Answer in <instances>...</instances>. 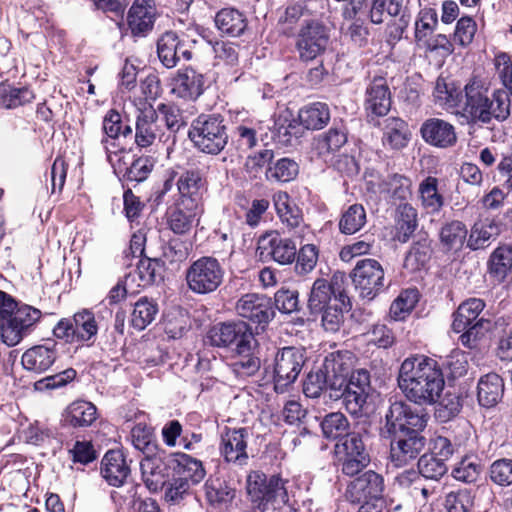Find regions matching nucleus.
Here are the masks:
<instances>
[{
    "mask_svg": "<svg viewBox=\"0 0 512 512\" xmlns=\"http://www.w3.org/2000/svg\"><path fill=\"white\" fill-rule=\"evenodd\" d=\"M494 66L505 90L493 92L489 98L488 87L482 80L474 77L464 87L465 102L463 116L468 123L488 124L495 118L505 120L510 114V94H512V59L506 52L495 54Z\"/></svg>",
    "mask_w": 512,
    "mask_h": 512,
    "instance_id": "f257e3e1",
    "label": "nucleus"
},
{
    "mask_svg": "<svg viewBox=\"0 0 512 512\" xmlns=\"http://www.w3.org/2000/svg\"><path fill=\"white\" fill-rule=\"evenodd\" d=\"M397 382L406 398L418 405H434L445 388L439 363L425 355H411L400 365Z\"/></svg>",
    "mask_w": 512,
    "mask_h": 512,
    "instance_id": "f03ea898",
    "label": "nucleus"
},
{
    "mask_svg": "<svg viewBox=\"0 0 512 512\" xmlns=\"http://www.w3.org/2000/svg\"><path fill=\"white\" fill-rule=\"evenodd\" d=\"M280 475H267L261 471H252L246 480V490L252 503V512H266L269 505L273 509L287 506L290 512H298L289 504V495L286 483Z\"/></svg>",
    "mask_w": 512,
    "mask_h": 512,
    "instance_id": "7ed1b4c3",
    "label": "nucleus"
},
{
    "mask_svg": "<svg viewBox=\"0 0 512 512\" xmlns=\"http://www.w3.org/2000/svg\"><path fill=\"white\" fill-rule=\"evenodd\" d=\"M188 138L199 152L218 155L229 140L228 122L219 113L200 114L191 122Z\"/></svg>",
    "mask_w": 512,
    "mask_h": 512,
    "instance_id": "20e7f679",
    "label": "nucleus"
},
{
    "mask_svg": "<svg viewBox=\"0 0 512 512\" xmlns=\"http://www.w3.org/2000/svg\"><path fill=\"white\" fill-rule=\"evenodd\" d=\"M369 432L366 429L353 431L348 438L335 445V452L341 472L345 476L354 477L361 473L371 462L367 441Z\"/></svg>",
    "mask_w": 512,
    "mask_h": 512,
    "instance_id": "39448f33",
    "label": "nucleus"
},
{
    "mask_svg": "<svg viewBox=\"0 0 512 512\" xmlns=\"http://www.w3.org/2000/svg\"><path fill=\"white\" fill-rule=\"evenodd\" d=\"M371 391L370 372L367 369H355L341 387L330 390L329 398L333 400L342 399V403L351 415L358 416L363 412L367 398Z\"/></svg>",
    "mask_w": 512,
    "mask_h": 512,
    "instance_id": "423d86ee",
    "label": "nucleus"
},
{
    "mask_svg": "<svg viewBox=\"0 0 512 512\" xmlns=\"http://www.w3.org/2000/svg\"><path fill=\"white\" fill-rule=\"evenodd\" d=\"M349 277L358 296L368 302L385 292L389 286L385 282V272L382 265L372 258L357 261Z\"/></svg>",
    "mask_w": 512,
    "mask_h": 512,
    "instance_id": "0eeeda50",
    "label": "nucleus"
},
{
    "mask_svg": "<svg viewBox=\"0 0 512 512\" xmlns=\"http://www.w3.org/2000/svg\"><path fill=\"white\" fill-rule=\"evenodd\" d=\"M224 269L212 256H202L191 263L185 273V280L190 291L197 295L215 292L223 282Z\"/></svg>",
    "mask_w": 512,
    "mask_h": 512,
    "instance_id": "6e6552de",
    "label": "nucleus"
},
{
    "mask_svg": "<svg viewBox=\"0 0 512 512\" xmlns=\"http://www.w3.org/2000/svg\"><path fill=\"white\" fill-rule=\"evenodd\" d=\"M207 340L214 347H233L236 353H247L251 345L257 344L252 328L244 321L222 322L212 326Z\"/></svg>",
    "mask_w": 512,
    "mask_h": 512,
    "instance_id": "1a4fd4ad",
    "label": "nucleus"
},
{
    "mask_svg": "<svg viewBox=\"0 0 512 512\" xmlns=\"http://www.w3.org/2000/svg\"><path fill=\"white\" fill-rule=\"evenodd\" d=\"M428 422V414L423 410L413 408L404 401H395L390 404L385 414V424L381 435L406 434L415 431H424Z\"/></svg>",
    "mask_w": 512,
    "mask_h": 512,
    "instance_id": "9d476101",
    "label": "nucleus"
},
{
    "mask_svg": "<svg viewBox=\"0 0 512 512\" xmlns=\"http://www.w3.org/2000/svg\"><path fill=\"white\" fill-rule=\"evenodd\" d=\"M42 312L27 304H22L9 318L0 322V335L3 343L9 347L18 345L36 328Z\"/></svg>",
    "mask_w": 512,
    "mask_h": 512,
    "instance_id": "9b49d317",
    "label": "nucleus"
},
{
    "mask_svg": "<svg viewBox=\"0 0 512 512\" xmlns=\"http://www.w3.org/2000/svg\"><path fill=\"white\" fill-rule=\"evenodd\" d=\"M306 361L305 350L288 346L280 349L274 359L273 380L277 393H283L298 378Z\"/></svg>",
    "mask_w": 512,
    "mask_h": 512,
    "instance_id": "f8f14e48",
    "label": "nucleus"
},
{
    "mask_svg": "<svg viewBox=\"0 0 512 512\" xmlns=\"http://www.w3.org/2000/svg\"><path fill=\"white\" fill-rule=\"evenodd\" d=\"M194 44L196 40L189 39L185 34L179 35L172 30L165 31L157 40L158 59L165 68L172 69L181 59L190 61L193 58Z\"/></svg>",
    "mask_w": 512,
    "mask_h": 512,
    "instance_id": "ddd939ff",
    "label": "nucleus"
},
{
    "mask_svg": "<svg viewBox=\"0 0 512 512\" xmlns=\"http://www.w3.org/2000/svg\"><path fill=\"white\" fill-rule=\"evenodd\" d=\"M384 491V477L373 470H367L350 482L346 496L352 504L372 506L374 502L383 499Z\"/></svg>",
    "mask_w": 512,
    "mask_h": 512,
    "instance_id": "4468645a",
    "label": "nucleus"
},
{
    "mask_svg": "<svg viewBox=\"0 0 512 512\" xmlns=\"http://www.w3.org/2000/svg\"><path fill=\"white\" fill-rule=\"evenodd\" d=\"M389 440L390 460L395 467H403L415 460L426 445L423 431L382 436Z\"/></svg>",
    "mask_w": 512,
    "mask_h": 512,
    "instance_id": "2eb2a0df",
    "label": "nucleus"
},
{
    "mask_svg": "<svg viewBox=\"0 0 512 512\" xmlns=\"http://www.w3.org/2000/svg\"><path fill=\"white\" fill-rule=\"evenodd\" d=\"M256 253L262 261L272 259L280 265H287L295 261L297 248L292 239L270 231L259 237Z\"/></svg>",
    "mask_w": 512,
    "mask_h": 512,
    "instance_id": "dca6fc26",
    "label": "nucleus"
},
{
    "mask_svg": "<svg viewBox=\"0 0 512 512\" xmlns=\"http://www.w3.org/2000/svg\"><path fill=\"white\" fill-rule=\"evenodd\" d=\"M236 311L239 316L257 324L262 330L276 315L272 298L257 293L243 295L236 303Z\"/></svg>",
    "mask_w": 512,
    "mask_h": 512,
    "instance_id": "f3484780",
    "label": "nucleus"
},
{
    "mask_svg": "<svg viewBox=\"0 0 512 512\" xmlns=\"http://www.w3.org/2000/svg\"><path fill=\"white\" fill-rule=\"evenodd\" d=\"M344 280L345 274L342 272L334 273L330 282L323 278L316 279L307 300L309 314L315 317L320 315L321 311L338 297V294L346 293L342 288Z\"/></svg>",
    "mask_w": 512,
    "mask_h": 512,
    "instance_id": "a211bd4d",
    "label": "nucleus"
},
{
    "mask_svg": "<svg viewBox=\"0 0 512 512\" xmlns=\"http://www.w3.org/2000/svg\"><path fill=\"white\" fill-rule=\"evenodd\" d=\"M328 43L329 34L326 27L313 21L301 28L296 45L301 60L311 61L326 51Z\"/></svg>",
    "mask_w": 512,
    "mask_h": 512,
    "instance_id": "6ab92c4d",
    "label": "nucleus"
},
{
    "mask_svg": "<svg viewBox=\"0 0 512 512\" xmlns=\"http://www.w3.org/2000/svg\"><path fill=\"white\" fill-rule=\"evenodd\" d=\"M419 132L426 144L440 149L453 147L458 139L455 126L449 121L437 117L425 119Z\"/></svg>",
    "mask_w": 512,
    "mask_h": 512,
    "instance_id": "aec40b11",
    "label": "nucleus"
},
{
    "mask_svg": "<svg viewBox=\"0 0 512 512\" xmlns=\"http://www.w3.org/2000/svg\"><path fill=\"white\" fill-rule=\"evenodd\" d=\"M509 307V299L499 302L496 319L490 329L493 337L498 340L496 354L501 360L512 359V314Z\"/></svg>",
    "mask_w": 512,
    "mask_h": 512,
    "instance_id": "412c9836",
    "label": "nucleus"
},
{
    "mask_svg": "<svg viewBox=\"0 0 512 512\" xmlns=\"http://www.w3.org/2000/svg\"><path fill=\"white\" fill-rule=\"evenodd\" d=\"M126 21L132 37H146L156 21L154 0H135L127 12Z\"/></svg>",
    "mask_w": 512,
    "mask_h": 512,
    "instance_id": "4be33fe9",
    "label": "nucleus"
},
{
    "mask_svg": "<svg viewBox=\"0 0 512 512\" xmlns=\"http://www.w3.org/2000/svg\"><path fill=\"white\" fill-rule=\"evenodd\" d=\"M249 429L225 427L222 434L221 454L228 463L244 466L248 462L247 442Z\"/></svg>",
    "mask_w": 512,
    "mask_h": 512,
    "instance_id": "5701e85b",
    "label": "nucleus"
},
{
    "mask_svg": "<svg viewBox=\"0 0 512 512\" xmlns=\"http://www.w3.org/2000/svg\"><path fill=\"white\" fill-rule=\"evenodd\" d=\"M171 86V92L178 98L195 101L205 90V77L192 66H187L177 71Z\"/></svg>",
    "mask_w": 512,
    "mask_h": 512,
    "instance_id": "b1692460",
    "label": "nucleus"
},
{
    "mask_svg": "<svg viewBox=\"0 0 512 512\" xmlns=\"http://www.w3.org/2000/svg\"><path fill=\"white\" fill-rule=\"evenodd\" d=\"M102 138L100 146L102 147L106 159L112 161V151L110 147H116V140L120 137L132 138L133 129L128 123H124L122 115L115 109H110L104 116L102 121Z\"/></svg>",
    "mask_w": 512,
    "mask_h": 512,
    "instance_id": "393cba45",
    "label": "nucleus"
},
{
    "mask_svg": "<svg viewBox=\"0 0 512 512\" xmlns=\"http://www.w3.org/2000/svg\"><path fill=\"white\" fill-rule=\"evenodd\" d=\"M418 472L414 470L404 471L399 477V483L401 485H409L416 482L420 477L426 480L438 482L448 472V466L445 462V458H438L434 455L425 453L420 456L417 462Z\"/></svg>",
    "mask_w": 512,
    "mask_h": 512,
    "instance_id": "a878e982",
    "label": "nucleus"
},
{
    "mask_svg": "<svg viewBox=\"0 0 512 512\" xmlns=\"http://www.w3.org/2000/svg\"><path fill=\"white\" fill-rule=\"evenodd\" d=\"M354 355L348 350L333 351L325 356L320 366L328 380L330 381V390L336 387L340 388L353 371Z\"/></svg>",
    "mask_w": 512,
    "mask_h": 512,
    "instance_id": "bb28decb",
    "label": "nucleus"
},
{
    "mask_svg": "<svg viewBox=\"0 0 512 512\" xmlns=\"http://www.w3.org/2000/svg\"><path fill=\"white\" fill-rule=\"evenodd\" d=\"M165 463L175 475L186 478L191 485H197L205 478L206 470L202 461L186 453H170L166 456Z\"/></svg>",
    "mask_w": 512,
    "mask_h": 512,
    "instance_id": "cd10ccee",
    "label": "nucleus"
},
{
    "mask_svg": "<svg viewBox=\"0 0 512 512\" xmlns=\"http://www.w3.org/2000/svg\"><path fill=\"white\" fill-rule=\"evenodd\" d=\"M101 475L110 486H122L131 473L130 464L122 450H108L101 461Z\"/></svg>",
    "mask_w": 512,
    "mask_h": 512,
    "instance_id": "c85d7f7f",
    "label": "nucleus"
},
{
    "mask_svg": "<svg viewBox=\"0 0 512 512\" xmlns=\"http://www.w3.org/2000/svg\"><path fill=\"white\" fill-rule=\"evenodd\" d=\"M348 128L342 119H334L331 127L313 139V147L319 156L334 154L347 143Z\"/></svg>",
    "mask_w": 512,
    "mask_h": 512,
    "instance_id": "c756f323",
    "label": "nucleus"
},
{
    "mask_svg": "<svg viewBox=\"0 0 512 512\" xmlns=\"http://www.w3.org/2000/svg\"><path fill=\"white\" fill-rule=\"evenodd\" d=\"M57 357L56 343L50 341L27 349L21 357V363L25 370L41 374L52 367Z\"/></svg>",
    "mask_w": 512,
    "mask_h": 512,
    "instance_id": "7c9ffc66",
    "label": "nucleus"
},
{
    "mask_svg": "<svg viewBox=\"0 0 512 512\" xmlns=\"http://www.w3.org/2000/svg\"><path fill=\"white\" fill-rule=\"evenodd\" d=\"M200 213L199 205L177 200L167 212L168 227L176 235H185L191 231Z\"/></svg>",
    "mask_w": 512,
    "mask_h": 512,
    "instance_id": "2f4dec72",
    "label": "nucleus"
},
{
    "mask_svg": "<svg viewBox=\"0 0 512 512\" xmlns=\"http://www.w3.org/2000/svg\"><path fill=\"white\" fill-rule=\"evenodd\" d=\"M159 115L153 107L145 108L136 117L134 142L139 148L151 146L158 138Z\"/></svg>",
    "mask_w": 512,
    "mask_h": 512,
    "instance_id": "473e14b6",
    "label": "nucleus"
},
{
    "mask_svg": "<svg viewBox=\"0 0 512 512\" xmlns=\"http://www.w3.org/2000/svg\"><path fill=\"white\" fill-rule=\"evenodd\" d=\"M214 22L220 33L228 37H241L249 31L246 14L236 8H222L216 13Z\"/></svg>",
    "mask_w": 512,
    "mask_h": 512,
    "instance_id": "72a5a7b5",
    "label": "nucleus"
},
{
    "mask_svg": "<svg viewBox=\"0 0 512 512\" xmlns=\"http://www.w3.org/2000/svg\"><path fill=\"white\" fill-rule=\"evenodd\" d=\"M97 419V408L89 401L76 400L69 404L62 413L63 427L86 428Z\"/></svg>",
    "mask_w": 512,
    "mask_h": 512,
    "instance_id": "f704fd0d",
    "label": "nucleus"
},
{
    "mask_svg": "<svg viewBox=\"0 0 512 512\" xmlns=\"http://www.w3.org/2000/svg\"><path fill=\"white\" fill-rule=\"evenodd\" d=\"M165 461L166 456L161 458L155 454V456L145 457L140 462L142 479L146 487L152 492L162 490L167 482L168 469L170 468Z\"/></svg>",
    "mask_w": 512,
    "mask_h": 512,
    "instance_id": "c9c22d12",
    "label": "nucleus"
},
{
    "mask_svg": "<svg viewBox=\"0 0 512 512\" xmlns=\"http://www.w3.org/2000/svg\"><path fill=\"white\" fill-rule=\"evenodd\" d=\"M391 108L389 87L381 80L375 79L366 90L365 109L367 116H385Z\"/></svg>",
    "mask_w": 512,
    "mask_h": 512,
    "instance_id": "e433bc0d",
    "label": "nucleus"
},
{
    "mask_svg": "<svg viewBox=\"0 0 512 512\" xmlns=\"http://www.w3.org/2000/svg\"><path fill=\"white\" fill-rule=\"evenodd\" d=\"M432 254V240L426 232H420L406 254L404 267L413 272L424 269L429 264Z\"/></svg>",
    "mask_w": 512,
    "mask_h": 512,
    "instance_id": "4c0bfd02",
    "label": "nucleus"
},
{
    "mask_svg": "<svg viewBox=\"0 0 512 512\" xmlns=\"http://www.w3.org/2000/svg\"><path fill=\"white\" fill-rule=\"evenodd\" d=\"M330 120V107L325 102L308 103L298 112V121L307 130H321L328 125Z\"/></svg>",
    "mask_w": 512,
    "mask_h": 512,
    "instance_id": "58836bf2",
    "label": "nucleus"
},
{
    "mask_svg": "<svg viewBox=\"0 0 512 512\" xmlns=\"http://www.w3.org/2000/svg\"><path fill=\"white\" fill-rule=\"evenodd\" d=\"M139 287L160 285L164 282L166 266L161 258L141 257L136 263Z\"/></svg>",
    "mask_w": 512,
    "mask_h": 512,
    "instance_id": "ea45409f",
    "label": "nucleus"
},
{
    "mask_svg": "<svg viewBox=\"0 0 512 512\" xmlns=\"http://www.w3.org/2000/svg\"><path fill=\"white\" fill-rule=\"evenodd\" d=\"M319 425L323 438L328 441L341 442L353 433L350 421L345 414L339 411L325 414L321 418Z\"/></svg>",
    "mask_w": 512,
    "mask_h": 512,
    "instance_id": "a19ab883",
    "label": "nucleus"
},
{
    "mask_svg": "<svg viewBox=\"0 0 512 512\" xmlns=\"http://www.w3.org/2000/svg\"><path fill=\"white\" fill-rule=\"evenodd\" d=\"M71 319L77 344L93 345L99 329L95 314L90 309H82Z\"/></svg>",
    "mask_w": 512,
    "mask_h": 512,
    "instance_id": "79ce46f5",
    "label": "nucleus"
},
{
    "mask_svg": "<svg viewBox=\"0 0 512 512\" xmlns=\"http://www.w3.org/2000/svg\"><path fill=\"white\" fill-rule=\"evenodd\" d=\"M351 308V300L347 293L338 294L331 305L324 308L320 313L325 331L331 333L339 331L344 323V311L348 312Z\"/></svg>",
    "mask_w": 512,
    "mask_h": 512,
    "instance_id": "37998d69",
    "label": "nucleus"
},
{
    "mask_svg": "<svg viewBox=\"0 0 512 512\" xmlns=\"http://www.w3.org/2000/svg\"><path fill=\"white\" fill-rule=\"evenodd\" d=\"M504 392L503 379L496 373L482 376L477 385L478 402L483 407H493L502 398Z\"/></svg>",
    "mask_w": 512,
    "mask_h": 512,
    "instance_id": "c03bdc74",
    "label": "nucleus"
},
{
    "mask_svg": "<svg viewBox=\"0 0 512 512\" xmlns=\"http://www.w3.org/2000/svg\"><path fill=\"white\" fill-rule=\"evenodd\" d=\"M179 192L178 201H191L192 204L200 206L201 193L200 189L203 185V179L199 169H190L182 172L176 181Z\"/></svg>",
    "mask_w": 512,
    "mask_h": 512,
    "instance_id": "a18cd8bd",
    "label": "nucleus"
},
{
    "mask_svg": "<svg viewBox=\"0 0 512 512\" xmlns=\"http://www.w3.org/2000/svg\"><path fill=\"white\" fill-rule=\"evenodd\" d=\"M484 308L485 302L480 298H469L463 301L453 313L452 330L455 333L462 332L470 324L480 319L479 315Z\"/></svg>",
    "mask_w": 512,
    "mask_h": 512,
    "instance_id": "49530a36",
    "label": "nucleus"
},
{
    "mask_svg": "<svg viewBox=\"0 0 512 512\" xmlns=\"http://www.w3.org/2000/svg\"><path fill=\"white\" fill-rule=\"evenodd\" d=\"M467 236V227L459 220L445 222L439 231L440 243L446 251H460L467 244Z\"/></svg>",
    "mask_w": 512,
    "mask_h": 512,
    "instance_id": "de8ad7c7",
    "label": "nucleus"
},
{
    "mask_svg": "<svg viewBox=\"0 0 512 512\" xmlns=\"http://www.w3.org/2000/svg\"><path fill=\"white\" fill-rule=\"evenodd\" d=\"M205 495L209 505L217 508L229 505L235 498L236 490L225 480L210 478L205 482Z\"/></svg>",
    "mask_w": 512,
    "mask_h": 512,
    "instance_id": "09e8293b",
    "label": "nucleus"
},
{
    "mask_svg": "<svg viewBox=\"0 0 512 512\" xmlns=\"http://www.w3.org/2000/svg\"><path fill=\"white\" fill-rule=\"evenodd\" d=\"M302 129L303 127L298 118L290 119L286 116H279L275 119L271 129L272 138L281 145H292L293 140H297L302 136Z\"/></svg>",
    "mask_w": 512,
    "mask_h": 512,
    "instance_id": "8fccbe9b",
    "label": "nucleus"
},
{
    "mask_svg": "<svg viewBox=\"0 0 512 512\" xmlns=\"http://www.w3.org/2000/svg\"><path fill=\"white\" fill-rule=\"evenodd\" d=\"M130 436L135 449L141 451L145 457L157 454L158 442L152 426L145 423H137L131 429Z\"/></svg>",
    "mask_w": 512,
    "mask_h": 512,
    "instance_id": "3c124183",
    "label": "nucleus"
},
{
    "mask_svg": "<svg viewBox=\"0 0 512 512\" xmlns=\"http://www.w3.org/2000/svg\"><path fill=\"white\" fill-rule=\"evenodd\" d=\"M403 2L404 0H371L369 10L370 22L379 25L384 22L385 13L392 18H396L402 15L404 11H410L409 1H407L406 5Z\"/></svg>",
    "mask_w": 512,
    "mask_h": 512,
    "instance_id": "603ef678",
    "label": "nucleus"
},
{
    "mask_svg": "<svg viewBox=\"0 0 512 512\" xmlns=\"http://www.w3.org/2000/svg\"><path fill=\"white\" fill-rule=\"evenodd\" d=\"M298 173L299 165L295 160L289 157H281L274 158L272 166L265 170V177L270 182L287 183L294 180Z\"/></svg>",
    "mask_w": 512,
    "mask_h": 512,
    "instance_id": "864d4df0",
    "label": "nucleus"
},
{
    "mask_svg": "<svg viewBox=\"0 0 512 512\" xmlns=\"http://www.w3.org/2000/svg\"><path fill=\"white\" fill-rule=\"evenodd\" d=\"M384 129V145L388 144L395 150H399L407 145L409 131L408 125L404 120L398 117H389L385 120Z\"/></svg>",
    "mask_w": 512,
    "mask_h": 512,
    "instance_id": "5fc2aeb1",
    "label": "nucleus"
},
{
    "mask_svg": "<svg viewBox=\"0 0 512 512\" xmlns=\"http://www.w3.org/2000/svg\"><path fill=\"white\" fill-rule=\"evenodd\" d=\"M490 275L503 282L512 270V245L500 246L493 251L489 259Z\"/></svg>",
    "mask_w": 512,
    "mask_h": 512,
    "instance_id": "6e6d98bb",
    "label": "nucleus"
},
{
    "mask_svg": "<svg viewBox=\"0 0 512 512\" xmlns=\"http://www.w3.org/2000/svg\"><path fill=\"white\" fill-rule=\"evenodd\" d=\"M500 233L499 227L489 220H480L474 223L467 239V247L470 250L483 249L491 238Z\"/></svg>",
    "mask_w": 512,
    "mask_h": 512,
    "instance_id": "4d7b16f0",
    "label": "nucleus"
},
{
    "mask_svg": "<svg viewBox=\"0 0 512 512\" xmlns=\"http://www.w3.org/2000/svg\"><path fill=\"white\" fill-rule=\"evenodd\" d=\"M366 211L361 204H352L345 209L338 222L340 233L353 235L360 231L366 224Z\"/></svg>",
    "mask_w": 512,
    "mask_h": 512,
    "instance_id": "13d9d810",
    "label": "nucleus"
},
{
    "mask_svg": "<svg viewBox=\"0 0 512 512\" xmlns=\"http://www.w3.org/2000/svg\"><path fill=\"white\" fill-rule=\"evenodd\" d=\"M35 95L28 87H14L8 83H0V108L14 109L34 99Z\"/></svg>",
    "mask_w": 512,
    "mask_h": 512,
    "instance_id": "bf43d9fd",
    "label": "nucleus"
},
{
    "mask_svg": "<svg viewBox=\"0 0 512 512\" xmlns=\"http://www.w3.org/2000/svg\"><path fill=\"white\" fill-rule=\"evenodd\" d=\"M158 313V304L147 297H141L135 304L131 313L130 324L138 330H144L155 319Z\"/></svg>",
    "mask_w": 512,
    "mask_h": 512,
    "instance_id": "052dcab7",
    "label": "nucleus"
},
{
    "mask_svg": "<svg viewBox=\"0 0 512 512\" xmlns=\"http://www.w3.org/2000/svg\"><path fill=\"white\" fill-rule=\"evenodd\" d=\"M422 206L427 213H437L444 205V197L438 192V179L428 176L419 185Z\"/></svg>",
    "mask_w": 512,
    "mask_h": 512,
    "instance_id": "680f3d73",
    "label": "nucleus"
},
{
    "mask_svg": "<svg viewBox=\"0 0 512 512\" xmlns=\"http://www.w3.org/2000/svg\"><path fill=\"white\" fill-rule=\"evenodd\" d=\"M380 187L389 194L392 200L399 201L400 204L407 203L406 201L411 195L410 179L398 173L388 175L381 182Z\"/></svg>",
    "mask_w": 512,
    "mask_h": 512,
    "instance_id": "e2e57ef3",
    "label": "nucleus"
},
{
    "mask_svg": "<svg viewBox=\"0 0 512 512\" xmlns=\"http://www.w3.org/2000/svg\"><path fill=\"white\" fill-rule=\"evenodd\" d=\"M397 212L396 236L400 242L405 243L417 227V212L409 203L399 204Z\"/></svg>",
    "mask_w": 512,
    "mask_h": 512,
    "instance_id": "0e129e2a",
    "label": "nucleus"
},
{
    "mask_svg": "<svg viewBox=\"0 0 512 512\" xmlns=\"http://www.w3.org/2000/svg\"><path fill=\"white\" fill-rule=\"evenodd\" d=\"M435 102L447 107H457L462 101V90L454 82L439 77L433 91Z\"/></svg>",
    "mask_w": 512,
    "mask_h": 512,
    "instance_id": "69168bd1",
    "label": "nucleus"
},
{
    "mask_svg": "<svg viewBox=\"0 0 512 512\" xmlns=\"http://www.w3.org/2000/svg\"><path fill=\"white\" fill-rule=\"evenodd\" d=\"M437 25V11L429 7L421 9L415 21V40L417 42L425 41L429 36L432 35Z\"/></svg>",
    "mask_w": 512,
    "mask_h": 512,
    "instance_id": "338daca9",
    "label": "nucleus"
},
{
    "mask_svg": "<svg viewBox=\"0 0 512 512\" xmlns=\"http://www.w3.org/2000/svg\"><path fill=\"white\" fill-rule=\"evenodd\" d=\"M474 494L469 489H459L447 494L445 508L447 512H472Z\"/></svg>",
    "mask_w": 512,
    "mask_h": 512,
    "instance_id": "774afa93",
    "label": "nucleus"
}]
</instances>
